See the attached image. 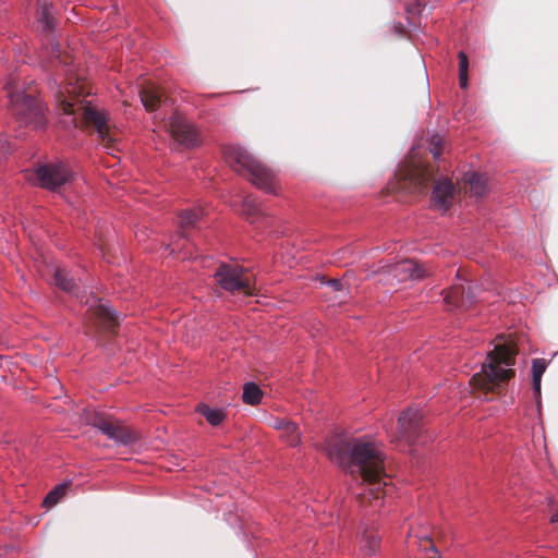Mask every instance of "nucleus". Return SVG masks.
Masks as SVG:
<instances>
[{"label":"nucleus","mask_w":558,"mask_h":558,"mask_svg":"<svg viewBox=\"0 0 558 558\" xmlns=\"http://www.w3.org/2000/svg\"><path fill=\"white\" fill-rule=\"evenodd\" d=\"M550 506H551V509L554 511V513L550 517V522L551 523H558V509H556V510L554 509L553 502L550 504Z\"/></svg>","instance_id":"nucleus-30"},{"label":"nucleus","mask_w":558,"mask_h":558,"mask_svg":"<svg viewBox=\"0 0 558 558\" xmlns=\"http://www.w3.org/2000/svg\"><path fill=\"white\" fill-rule=\"evenodd\" d=\"M54 282L60 289L66 292H72L75 287V282L73 281V279L69 278L68 274L62 269L56 270Z\"/></svg>","instance_id":"nucleus-23"},{"label":"nucleus","mask_w":558,"mask_h":558,"mask_svg":"<svg viewBox=\"0 0 558 558\" xmlns=\"http://www.w3.org/2000/svg\"><path fill=\"white\" fill-rule=\"evenodd\" d=\"M433 183L432 203L436 208L447 210L457 193L456 185L449 179H437L430 165L411 157V160L398 173L399 190L423 193Z\"/></svg>","instance_id":"nucleus-2"},{"label":"nucleus","mask_w":558,"mask_h":558,"mask_svg":"<svg viewBox=\"0 0 558 558\" xmlns=\"http://www.w3.org/2000/svg\"><path fill=\"white\" fill-rule=\"evenodd\" d=\"M379 281L388 286L421 279L426 276L425 269L412 259H404L393 265H385L378 271Z\"/></svg>","instance_id":"nucleus-6"},{"label":"nucleus","mask_w":558,"mask_h":558,"mask_svg":"<svg viewBox=\"0 0 558 558\" xmlns=\"http://www.w3.org/2000/svg\"><path fill=\"white\" fill-rule=\"evenodd\" d=\"M474 299L475 294L471 287H468V290H465V288L460 283H454L450 287L444 296V301L448 310H468L474 303Z\"/></svg>","instance_id":"nucleus-13"},{"label":"nucleus","mask_w":558,"mask_h":558,"mask_svg":"<svg viewBox=\"0 0 558 558\" xmlns=\"http://www.w3.org/2000/svg\"><path fill=\"white\" fill-rule=\"evenodd\" d=\"M5 89L10 98L11 111L20 125L34 130L43 129L46 124L44 105L34 96L24 93L14 94L11 90L12 82L7 84Z\"/></svg>","instance_id":"nucleus-5"},{"label":"nucleus","mask_w":558,"mask_h":558,"mask_svg":"<svg viewBox=\"0 0 558 558\" xmlns=\"http://www.w3.org/2000/svg\"><path fill=\"white\" fill-rule=\"evenodd\" d=\"M422 432V413L418 410L408 409L398 418V435L408 444L415 441Z\"/></svg>","instance_id":"nucleus-11"},{"label":"nucleus","mask_w":558,"mask_h":558,"mask_svg":"<svg viewBox=\"0 0 558 558\" xmlns=\"http://www.w3.org/2000/svg\"><path fill=\"white\" fill-rule=\"evenodd\" d=\"M223 154L235 172L247 178L259 190L277 194L275 174L250 153L239 146H228Z\"/></svg>","instance_id":"nucleus-4"},{"label":"nucleus","mask_w":558,"mask_h":558,"mask_svg":"<svg viewBox=\"0 0 558 558\" xmlns=\"http://www.w3.org/2000/svg\"><path fill=\"white\" fill-rule=\"evenodd\" d=\"M465 193L471 196L481 197L487 191V180L484 175L476 172H466L463 175Z\"/></svg>","instance_id":"nucleus-15"},{"label":"nucleus","mask_w":558,"mask_h":558,"mask_svg":"<svg viewBox=\"0 0 558 558\" xmlns=\"http://www.w3.org/2000/svg\"><path fill=\"white\" fill-rule=\"evenodd\" d=\"M140 97L143 106L148 111H154L160 102L159 92L155 87H146L140 90Z\"/></svg>","instance_id":"nucleus-18"},{"label":"nucleus","mask_w":558,"mask_h":558,"mask_svg":"<svg viewBox=\"0 0 558 558\" xmlns=\"http://www.w3.org/2000/svg\"><path fill=\"white\" fill-rule=\"evenodd\" d=\"M71 174L69 169L62 165H45L36 170V178L39 185L49 190H56L69 181Z\"/></svg>","instance_id":"nucleus-12"},{"label":"nucleus","mask_w":558,"mask_h":558,"mask_svg":"<svg viewBox=\"0 0 558 558\" xmlns=\"http://www.w3.org/2000/svg\"><path fill=\"white\" fill-rule=\"evenodd\" d=\"M541 380L542 379H537V378H533V389L535 391L536 395H539L541 393Z\"/></svg>","instance_id":"nucleus-29"},{"label":"nucleus","mask_w":558,"mask_h":558,"mask_svg":"<svg viewBox=\"0 0 558 558\" xmlns=\"http://www.w3.org/2000/svg\"><path fill=\"white\" fill-rule=\"evenodd\" d=\"M52 52L54 53L56 58H58V59L60 58L59 46L58 45L53 46Z\"/></svg>","instance_id":"nucleus-31"},{"label":"nucleus","mask_w":558,"mask_h":558,"mask_svg":"<svg viewBox=\"0 0 558 558\" xmlns=\"http://www.w3.org/2000/svg\"><path fill=\"white\" fill-rule=\"evenodd\" d=\"M546 362L543 359H535L532 363V376L533 378L542 379L544 372L546 371Z\"/></svg>","instance_id":"nucleus-27"},{"label":"nucleus","mask_w":558,"mask_h":558,"mask_svg":"<svg viewBox=\"0 0 558 558\" xmlns=\"http://www.w3.org/2000/svg\"><path fill=\"white\" fill-rule=\"evenodd\" d=\"M168 129L173 140L186 148L196 147L201 143L199 134L195 126L179 113L170 117Z\"/></svg>","instance_id":"nucleus-9"},{"label":"nucleus","mask_w":558,"mask_h":558,"mask_svg":"<svg viewBox=\"0 0 558 558\" xmlns=\"http://www.w3.org/2000/svg\"><path fill=\"white\" fill-rule=\"evenodd\" d=\"M219 286L231 293L250 292L251 278L247 270L239 265L221 264L215 272Z\"/></svg>","instance_id":"nucleus-7"},{"label":"nucleus","mask_w":558,"mask_h":558,"mask_svg":"<svg viewBox=\"0 0 558 558\" xmlns=\"http://www.w3.org/2000/svg\"><path fill=\"white\" fill-rule=\"evenodd\" d=\"M41 22L44 24L45 29L50 31L52 28V17L49 13L48 7H45L41 11Z\"/></svg>","instance_id":"nucleus-28"},{"label":"nucleus","mask_w":558,"mask_h":558,"mask_svg":"<svg viewBox=\"0 0 558 558\" xmlns=\"http://www.w3.org/2000/svg\"><path fill=\"white\" fill-rule=\"evenodd\" d=\"M68 486L66 484L57 485L52 490L48 493L43 501V506L46 508H51L56 506L65 495Z\"/></svg>","instance_id":"nucleus-22"},{"label":"nucleus","mask_w":558,"mask_h":558,"mask_svg":"<svg viewBox=\"0 0 558 558\" xmlns=\"http://www.w3.org/2000/svg\"><path fill=\"white\" fill-rule=\"evenodd\" d=\"M93 426L106 435L109 439L121 445H131L137 440V436L125 427L120 421L97 416Z\"/></svg>","instance_id":"nucleus-10"},{"label":"nucleus","mask_w":558,"mask_h":558,"mask_svg":"<svg viewBox=\"0 0 558 558\" xmlns=\"http://www.w3.org/2000/svg\"><path fill=\"white\" fill-rule=\"evenodd\" d=\"M262 390L254 383H246L243 387L242 399L243 402L250 405H256L262 400Z\"/></svg>","instance_id":"nucleus-20"},{"label":"nucleus","mask_w":558,"mask_h":558,"mask_svg":"<svg viewBox=\"0 0 558 558\" xmlns=\"http://www.w3.org/2000/svg\"><path fill=\"white\" fill-rule=\"evenodd\" d=\"M326 284L328 287H330L331 290L335 291V292H342V293H344L342 299H344L349 294V284L345 281H343V280H340V279H328L326 281Z\"/></svg>","instance_id":"nucleus-26"},{"label":"nucleus","mask_w":558,"mask_h":558,"mask_svg":"<svg viewBox=\"0 0 558 558\" xmlns=\"http://www.w3.org/2000/svg\"><path fill=\"white\" fill-rule=\"evenodd\" d=\"M62 106L63 111L66 114H75L77 109H82V116L85 123L93 125L102 141L110 142L112 140L110 136V128L108 125V118L106 112L99 111L92 106H81L80 108H76L75 102H73L71 99H64L62 101Z\"/></svg>","instance_id":"nucleus-8"},{"label":"nucleus","mask_w":558,"mask_h":558,"mask_svg":"<svg viewBox=\"0 0 558 558\" xmlns=\"http://www.w3.org/2000/svg\"><path fill=\"white\" fill-rule=\"evenodd\" d=\"M361 543L363 550H365L368 555L376 554L380 545V536L377 529L374 526H366L362 533Z\"/></svg>","instance_id":"nucleus-16"},{"label":"nucleus","mask_w":558,"mask_h":558,"mask_svg":"<svg viewBox=\"0 0 558 558\" xmlns=\"http://www.w3.org/2000/svg\"><path fill=\"white\" fill-rule=\"evenodd\" d=\"M445 148V140L439 134H434L428 141V149L435 160H438Z\"/></svg>","instance_id":"nucleus-24"},{"label":"nucleus","mask_w":558,"mask_h":558,"mask_svg":"<svg viewBox=\"0 0 558 558\" xmlns=\"http://www.w3.org/2000/svg\"><path fill=\"white\" fill-rule=\"evenodd\" d=\"M325 451L332 463L347 470L353 476H360L368 488L357 495L362 506L374 509L383 507L387 486L385 454L373 441L336 435L327 439Z\"/></svg>","instance_id":"nucleus-1"},{"label":"nucleus","mask_w":558,"mask_h":558,"mask_svg":"<svg viewBox=\"0 0 558 558\" xmlns=\"http://www.w3.org/2000/svg\"><path fill=\"white\" fill-rule=\"evenodd\" d=\"M88 311L90 312V319L95 320L96 324L110 332H112L114 327L119 324L117 314L107 305L101 303L100 300L94 299Z\"/></svg>","instance_id":"nucleus-14"},{"label":"nucleus","mask_w":558,"mask_h":558,"mask_svg":"<svg viewBox=\"0 0 558 558\" xmlns=\"http://www.w3.org/2000/svg\"><path fill=\"white\" fill-rule=\"evenodd\" d=\"M286 438L288 446L300 444V434L294 422L281 420V439Z\"/></svg>","instance_id":"nucleus-19"},{"label":"nucleus","mask_w":558,"mask_h":558,"mask_svg":"<svg viewBox=\"0 0 558 558\" xmlns=\"http://www.w3.org/2000/svg\"><path fill=\"white\" fill-rule=\"evenodd\" d=\"M197 411L213 426H218L225 418V414L222 413L221 410L211 409L206 404L198 405Z\"/></svg>","instance_id":"nucleus-21"},{"label":"nucleus","mask_w":558,"mask_h":558,"mask_svg":"<svg viewBox=\"0 0 558 558\" xmlns=\"http://www.w3.org/2000/svg\"><path fill=\"white\" fill-rule=\"evenodd\" d=\"M204 216V209L195 207L192 209H184L179 215V225L184 232L187 228H192Z\"/></svg>","instance_id":"nucleus-17"},{"label":"nucleus","mask_w":558,"mask_h":558,"mask_svg":"<svg viewBox=\"0 0 558 558\" xmlns=\"http://www.w3.org/2000/svg\"><path fill=\"white\" fill-rule=\"evenodd\" d=\"M459 59V83L462 88L468 86V69H469V59L468 56L460 51L458 53Z\"/></svg>","instance_id":"nucleus-25"},{"label":"nucleus","mask_w":558,"mask_h":558,"mask_svg":"<svg viewBox=\"0 0 558 558\" xmlns=\"http://www.w3.org/2000/svg\"><path fill=\"white\" fill-rule=\"evenodd\" d=\"M517 354L518 349L512 341L497 344L493 351L487 353L482 371L474 374L470 379L473 389L483 393L485 398H487L488 393L499 392L510 378L514 376L513 369L504 368L501 365H513Z\"/></svg>","instance_id":"nucleus-3"}]
</instances>
